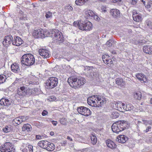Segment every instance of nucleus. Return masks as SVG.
<instances>
[{
    "instance_id": "1",
    "label": "nucleus",
    "mask_w": 152,
    "mask_h": 152,
    "mask_svg": "<svg viewBox=\"0 0 152 152\" xmlns=\"http://www.w3.org/2000/svg\"><path fill=\"white\" fill-rule=\"evenodd\" d=\"M86 79L83 77L73 75L70 76L67 80L69 85L75 89H78L81 87L86 83Z\"/></svg>"
},
{
    "instance_id": "2",
    "label": "nucleus",
    "mask_w": 152,
    "mask_h": 152,
    "mask_svg": "<svg viewBox=\"0 0 152 152\" xmlns=\"http://www.w3.org/2000/svg\"><path fill=\"white\" fill-rule=\"evenodd\" d=\"M73 25L75 27L77 26L82 31H90L93 27L92 23L87 20L75 21L73 23Z\"/></svg>"
},
{
    "instance_id": "3",
    "label": "nucleus",
    "mask_w": 152,
    "mask_h": 152,
    "mask_svg": "<svg viewBox=\"0 0 152 152\" xmlns=\"http://www.w3.org/2000/svg\"><path fill=\"white\" fill-rule=\"evenodd\" d=\"M127 122L124 121H120L114 123L111 129L113 132L118 133L125 129L127 127Z\"/></svg>"
},
{
    "instance_id": "4",
    "label": "nucleus",
    "mask_w": 152,
    "mask_h": 152,
    "mask_svg": "<svg viewBox=\"0 0 152 152\" xmlns=\"http://www.w3.org/2000/svg\"><path fill=\"white\" fill-rule=\"evenodd\" d=\"M35 62L34 56L31 54L27 53L23 55L22 57L21 62L22 64L26 66L33 65Z\"/></svg>"
},
{
    "instance_id": "5",
    "label": "nucleus",
    "mask_w": 152,
    "mask_h": 152,
    "mask_svg": "<svg viewBox=\"0 0 152 152\" xmlns=\"http://www.w3.org/2000/svg\"><path fill=\"white\" fill-rule=\"evenodd\" d=\"M47 33H48V31L44 30L42 29H38L34 30L32 33L33 36L35 38L45 37L47 36Z\"/></svg>"
},
{
    "instance_id": "6",
    "label": "nucleus",
    "mask_w": 152,
    "mask_h": 152,
    "mask_svg": "<svg viewBox=\"0 0 152 152\" xmlns=\"http://www.w3.org/2000/svg\"><path fill=\"white\" fill-rule=\"evenodd\" d=\"M58 83V79L55 77H50L47 81L46 86L48 88L52 89L55 88Z\"/></svg>"
},
{
    "instance_id": "7",
    "label": "nucleus",
    "mask_w": 152,
    "mask_h": 152,
    "mask_svg": "<svg viewBox=\"0 0 152 152\" xmlns=\"http://www.w3.org/2000/svg\"><path fill=\"white\" fill-rule=\"evenodd\" d=\"M0 150L1 152H15L12 144L9 142H6L0 147Z\"/></svg>"
},
{
    "instance_id": "8",
    "label": "nucleus",
    "mask_w": 152,
    "mask_h": 152,
    "mask_svg": "<svg viewBox=\"0 0 152 152\" xmlns=\"http://www.w3.org/2000/svg\"><path fill=\"white\" fill-rule=\"evenodd\" d=\"M77 110L79 113L86 116H89L91 114V111L88 108L83 106L78 107Z\"/></svg>"
},
{
    "instance_id": "9",
    "label": "nucleus",
    "mask_w": 152,
    "mask_h": 152,
    "mask_svg": "<svg viewBox=\"0 0 152 152\" xmlns=\"http://www.w3.org/2000/svg\"><path fill=\"white\" fill-rule=\"evenodd\" d=\"M97 95H94L88 97L87 101L88 104L92 107H97Z\"/></svg>"
},
{
    "instance_id": "10",
    "label": "nucleus",
    "mask_w": 152,
    "mask_h": 152,
    "mask_svg": "<svg viewBox=\"0 0 152 152\" xmlns=\"http://www.w3.org/2000/svg\"><path fill=\"white\" fill-rule=\"evenodd\" d=\"M39 93V89L37 88H30L27 87L26 96H35L38 95Z\"/></svg>"
},
{
    "instance_id": "11",
    "label": "nucleus",
    "mask_w": 152,
    "mask_h": 152,
    "mask_svg": "<svg viewBox=\"0 0 152 152\" xmlns=\"http://www.w3.org/2000/svg\"><path fill=\"white\" fill-rule=\"evenodd\" d=\"M102 59L104 62L107 66L112 67L114 65L111 57L107 54H105L102 56Z\"/></svg>"
},
{
    "instance_id": "12",
    "label": "nucleus",
    "mask_w": 152,
    "mask_h": 152,
    "mask_svg": "<svg viewBox=\"0 0 152 152\" xmlns=\"http://www.w3.org/2000/svg\"><path fill=\"white\" fill-rule=\"evenodd\" d=\"M39 54L44 58H49L51 56L50 52L48 50L40 48L39 50Z\"/></svg>"
},
{
    "instance_id": "13",
    "label": "nucleus",
    "mask_w": 152,
    "mask_h": 152,
    "mask_svg": "<svg viewBox=\"0 0 152 152\" xmlns=\"http://www.w3.org/2000/svg\"><path fill=\"white\" fill-rule=\"evenodd\" d=\"M13 37L11 35L5 36L2 42V44L4 46L7 47L12 43Z\"/></svg>"
},
{
    "instance_id": "14",
    "label": "nucleus",
    "mask_w": 152,
    "mask_h": 152,
    "mask_svg": "<svg viewBox=\"0 0 152 152\" xmlns=\"http://www.w3.org/2000/svg\"><path fill=\"white\" fill-rule=\"evenodd\" d=\"M135 77L142 83H146L148 80L147 77L142 73H137L135 75Z\"/></svg>"
},
{
    "instance_id": "15",
    "label": "nucleus",
    "mask_w": 152,
    "mask_h": 152,
    "mask_svg": "<svg viewBox=\"0 0 152 152\" xmlns=\"http://www.w3.org/2000/svg\"><path fill=\"white\" fill-rule=\"evenodd\" d=\"M27 87L24 86L20 87L17 90V94L20 96H26Z\"/></svg>"
},
{
    "instance_id": "16",
    "label": "nucleus",
    "mask_w": 152,
    "mask_h": 152,
    "mask_svg": "<svg viewBox=\"0 0 152 152\" xmlns=\"http://www.w3.org/2000/svg\"><path fill=\"white\" fill-rule=\"evenodd\" d=\"M26 120V119L24 116H21L14 119L12 121V123L15 126H17L21 122H25Z\"/></svg>"
},
{
    "instance_id": "17",
    "label": "nucleus",
    "mask_w": 152,
    "mask_h": 152,
    "mask_svg": "<svg viewBox=\"0 0 152 152\" xmlns=\"http://www.w3.org/2000/svg\"><path fill=\"white\" fill-rule=\"evenodd\" d=\"M54 36L56 39L59 41H63L64 38L62 33L58 30H56L54 31Z\"/></svg>"
},
{
    "instance_id": "18",
    "label": "nucleus",
    "mask_w": 152,
    "mask_h": 152,
    "mask_svg": "<svg viewBox=\"0 0 152 152\" xmlns=\"http://www.w3.org/2000/svg\"><path fill=\"white\" fill-rule=\"evenodd\" d=\"M97 99L98 102L97 107H101L106 102V99L101 96L97 95Z\"/></svg>"
},
{
    "instance_id": "19",
    "label": "nucleus",
    "mask_w": 152,
    "mask_h": 152,
    "mask_svg": "<svg viewBox=\"0 0 152 152\" xmlns=\"http://www.w3.org/2000/svg\"><path fill=\"white\" fill-rule=\"evenodd\" d=\"M23 42V41L20 37L17 36L14 37L12 44L14 45L19 46L22 44Z\"/></svg>"
},
{
    "instance_id": "20",
    "label": "nucleus",
    "mask_w": 152,
    "mask_h": 152,
    "mask_svg": "<svg viewBox=\"0 0 152 152\" xmlns=\"http://www.w3.org/2000/svg\"><path fill=\"white\" fill-rule=\"evenodd\" d=\"M117 110L119 111L123 112L125 111V104L121 102H118L115 104Z\"/></svg>"
},
{
    "instance_id": "21",
    "label": "nucleus",
    "mask_w": 152,
    "mask_h": 152,
    "mask_svg": "<svg viewBox=\"0 0 152 152\" xmlns=\"http://www.w3.org/2000/svg\"><path fill=\"white\" fill-rule=\"evenodd\" d=\"M106 144L109 148L111 149H114L116 148L117 145L112 140L108 139L106 141Z\"/></svg>"
},
{
    "instance_id": "22",
    "label": "nucleus",
    "mask_w": 152,
    "mask_h": 152,
    "mask_svg": "<svg viewBox=\"0 0 152 152\" xmlns=\"http://www.w3.org/2000/svg\"><path fill=\"white\" fill-rule=\"evenodd\" d=\"M128 137L125 135H120L118 136L116 140L118 142L124 143L128 140Z\"/></svg>"
},
{
    "instance_id": "23",
    "label": "nucleus",
    "mask_w": 152,
    "mask_h": 152,
    "mask_svg": "<svg viewBox=\"0 0 152 152\" xmlns=\"http://www.w3.org/2000/svg\"><path fill=\"white\" fill-rule=\"evenodd\" d=\"M11 68L12 71L15 73L18 72L20 70V67L19 64L15 63L11 65Z\"/></svg>"
},
{
    "instance_id": "24",
    "label": "nucleus",
    "mask_w": 152,
    "mask_h": 152,
    "mask_svg": "<svg viewBox=\"0 0 152 152\" xmlns=\"http://www.w3.org/2000/svg\"><path fill=\"white\" fill-rule=\"evenodd\" d=\"M132 17L134 20L136 22H140L142 20V18L140 15H139L136 12H133Z\"/></svg>"
},
{
    "instance_id": "25",
    "label": "nucleus",
    "mask_w": 152,
    "mask_h": 152,
    "mask_svg": "<svg viewBox=\"0 0 152 152\" xmlns=\"http://www.w3.org/2000/svg\"><path fill=\"white\" fill-rule=\"evenodd\" d=\"M84 12L85 15L87 18H88L90 17H93L94 15V12L91 10L87 9H85L84 10Z\"/></svg>"
},
{
    "instance_id": "26",
    "label": "nucleus",
    "mask_w": 152,
    "mask_h": 152,
    "mask_svg": "<svg viewBox=\"0 0 152 152\" xmlns=\"http://www.w3.org/2000/svg\"><path fill=\"white\" fill-rule=\"evenodd\" d=\"M144 52L149 54H152V46L149 45H145L143 47Z\"/></svg>"
},
{
    "instance_id": "27",
    "label": "nucleus",
    "mask_w": 152,
    "mask_h": 152,
    "mask_svg": "<svg viewBox=\"0 0 152 152\" xmlns=\"http://www.w3.org/2000/svg\"><path fill=\"white\" fill-rule=\"evenodd\" d=\"M49 142L47 141L42 140L39 141L38 143V145L43 148L46 149L47 146L48 145Z\"/></svg>"
},
{
    "instance_id": "28",
    "label": "nucleus",
    "mask_w": 152,
    "mask_h": 152,
    "mask_svg": "<svg viewBox=\"0 0 152 152\" xmlns=\"http://www.w3.org/2000/svg\"><path fill=\"white\" fill-rule=\"evenodd\" d=\"M116 84L118 86L122 87L125 86L126 84L125 81L123 80L122 78H118L115 79Z\"/></svg>"
},
{
    "instance_id": "29",
    "label": "nucleus",
    "mask_w": 152,
    "mask_h": 152,
    "mask_svg": "<svg viewBox=\"0 0 152 152\" xmlns=\"http://www.w3.org/2000/svg\"><path fill=\"white\" fill-rule=\"evenodd\" d=\"M0 104L1 105L8 106L10 104L9 100L8 99L2 98L0 100Z\"/></svg>"
},
{
    "instance_id": "30",
    "label": "nucleus",
    "mask_w": 152,
    "mask_h": 152,
    "mask_svg": "<svg viewBox=\"0 0 152 152\" xmlns=\"http://www.w3.org/2000/svg\"><path fill=\"white\" fill-rule=\"evenodd\" d=\"M31 126L29 124H25L23 125L22 127V130L23 132L26 131L29 132L31 131Z\"/></svg>"
},
{
    "instance_id": "31",
    "label": "nucleus",
    "mask_w": 152,
    "mask_h": 152,
    "mask_svg": "<svg viewBox=\"0 0 152 152\" xmlns=\"http://www.w3.org/2000/svg\"><path fill=\"white\" fill-rule=\"evenodd\" d=\"M110 13L113 17L116 18L120 14V12L118 10L113 9L110 10Z\"/></svg>"
},
{
    "instance_id": "32",
    "label": "nucleus",
    "mask_w": 152,
    "mask_h": 152,
    "mask_svg": "<svg viewBox=\"0 0 152 152\" xmlns=\"http://www.w3.org/2000/svg\"><path fill=\"white\" fill-rule=\"evenodd\" d=\"M133 96L135 99L140 100L142 96L141 93L140 91H136L134 93Z\"/></svg>"
},
{
    "instance_id": "33",
    "label": "nucleus",
    "mask_w": 152,
    "mask_h": 152,
    "mask_svg": "<svg viewBox=\"0 0 152 152\" xmlns=\"http://www.w3.org/2000/svg\"><path fill=\"white\" fill-rule=\"evenodd\" d=\"M55 146L53 143L49 142L48 145L47 146L46 149L49 151H53L55 148Z\"/></svg>"
},
{
    "instance_id": "34",
    "label": "nucleus",
    "mask_w": 152,
    "mask_h": 152,
    "mask_svg": "<svg viewBox=\"0 0 152 152\" xmlns=\"http://www.w3.org/2000/svg\"><path fill=\"white\" fill-rule=\"evenodd\" d=\"M89 0H76L75 4L79 6H82L85 3Z\"/></svg>"
},
{
    "instance_id": "35",
    "label": "nucleus",
    "mask_w": 152,
    "mask_h": 152,
    "mask_svg": "<svg viewBox=\"0 0 152 152\" xmlns=\"http://www.w3.org/2000/svg\"><path fill=\"white\" fill-rule=\"evenodd\" d=\"M90 137L92 143L94 145L96 144L97 141V138L96 136L91 134L90 136Z\"/></svg>"
},
{
    "instance_id": "36",
    "label": "nucleus",
    "mask_w": 152,
    "mask_h": 152,
    "mask_svg": "<svg viewBox=\"0 0 152 152\" xmlns=\"http://www.w3.org/2000/svg\"><path fill=\"white\" fill-rule=\"evenodd\" d=\"M130 43L134 45H137L139 44L142 43V41L140 39H132Z\"/></svg>"
},
{
    "instance_id": "37",
    "label": "nucleus",
    "mask_w": 152,
    "mask_h": 152,
    "mask_svg": "<svg viewBox=\"0 0 152 152\" xmlns=\"http://www.w3.org/2000/svg\"><path fill=\"white\" fill-rule=\"evenodd\" d=\"M133 106L130 104H127L125 106V110L126 111H129L131 110L133 108Z\"/></svg>"
},
{
    "instance_id": "38",
    "label": "nucleus",
    "mask_w": 152,
    "mask_h": 152,
    "mask_svg": "<svg viewBox=\"0 0 152 152\" xmlns=\"http://www.w3.org/2000/svg\"><path fill=\"white\" fill-rule=\"evenodd\" d=\"M119 115V113L117 111H114L111 115V116L113 118H116Z\"/></svg>"
},
{
    "instance_id": "39",
    "label": "nucleus",
    "mask_w": 152,
    "mask_h": 152,
    "mask_svg": "<svg viewBox=\"0 0 152 152\" xmlns=\"http://www.w3.org/2000/svg\"><path fill=\"white\" fill-rule=\"evenodd\" d=\"M6 79V76L5 75H0V84L4 83Z\"/></svg>"
},
{
    "instance_id": "40",
    "label": "nucleus",
    "mask_w": 152,
    "mask_h": 152,
    "mask_svg": "<svg viewBox=\"0 0 152 152\" xmlns=\"http://www.w3.org/2000/svg\"><path fill=\"white\" fill-rule=\"evenodd\" d=\"M27 146L25 145H23L21 148V150L23 152H28Z\"/></svg>"
},
{
    "instance_id": "41",
    "label": "nucleus",
    "mask_w": 152,
    "mask_h": 152,
    "mask_svg": "<svg viewBox=\"0 0 152 152\" xmlns=\"http://www.w3.org/2000/svg\"><path fill=\"white\" fill-rule=\"evenodd\" d=\"M52 13L50 11H48L46 13L45 17L47 18H52Z\"/></svg>"
},
{
    "instance_id": "42",
    "label": "nucleus",
    "mask_w": 152,
    "mask_h": 152,
    "mask_svg": "<svg viewBox=\"0 0 152 152\" xmlns=\"http://www.w3.org/2000/svg\"><path fill=\"white\" fill-rule=\"evenodd\" d=\"M146 24L148 27L152 29V22L150 20H147L146 21Z\"/></svg>"
},
{
    "instance_id": "43",
    "label": "nucleus",
    "mask_w": 152,
    "mask_h": 152,
    "mask_svg": "<svg viewBox=\"0 0 152 152\" xmlns=\"http://www.w3.org/2000/svg\"><path fill=\"white\" fill-rule=\"evenodd\" d=\"M60 122L61 124L65 125L66 124V120L65 118H62L60 119Z\"/></svg>"
},
{
    "instance_id": "44",
    "label": "nucleus",
    "mask_w": 152,
    "mask_h": 152,
    "mask_svg": "<svg viewBox=\"0 0 152 152\" xmlns=\"http://www.w3.org/2000/svg\"><path fill=\"white\" fill-rule=\"evenodd\" d=\"M27 148L29 152H33V147L32 145H29L27 146Z\"/></svg>"
},
{
    "instance_id": "45",
    "label": "nucleus",
    "mask_w": 152,
    "mask_h": 152,
    "mask_svg": "<svg viewBox=\"0 0 152 152\" xmlns=\"http://www.w3.org/2000/svg\"><path fill=\"white\" fill-rule=\"evenodd\" d=\"M112 40H109L107 41L106 43V45L108 46L109 47H110L112 45Z\"/></svg>"
},
{
    "instance_id": "46",
    "label": "nucleus",
    "mask_w": 152,
    "mask_h": 152,
    "mask_svg": "<svg viewBox=\"0 0 152 152\" xmlns=\"http://www.w3.org/2000/svg\"><path fill=\"white\" fill-rule=\"evenodd\" d=\"M3 131L6 133L8 132L9 131V129H8V126H6L3 129Z\"/></svg>"
},
{
    "instance_id": "47",
    "label": "nucleus",
    "mask_w": 152,
    "mask_h": 152,
    "mask_svg": "<svg viewBox=\"0 0 152 152\" xmlns=\"http://www.w3.org/2000/svg\"><path fill=\"white\" fill-rule=\"evenodd\" d=\"M66 8L69 11H72L73 9V7L69 5L66 6Z\"/></svg>"
},
{
    "instance_id": "48",
    "label": "nucleus",
    "mask_w": 152,
    "mask_h": 152,
    "mask_svg": "<svg viewBox=\"0 0 152 152\" xmlns=\"http://www.w3.org/2000/svg\"><path fill=\"white\" fill-rule=\"evenodd\" d=\"M93 17H94V19L96 21H99L100 20V18L96 15H95L94 14Z\"/></svg>"
},
{
    "instance_id": "49",
    "label": "nucleus",
    "mask_w": 152,
    "mask_h": 152,
    "mask_svg": "<svg viewBox=\"0 0 152 152\" xmlns=\"http://www.w3.org/2000/svg\"><path fill=\"white\" fill-rule=\"evenodd\" d=\"M48 114V112L45 110H44L42 113V115L43 116L47 115Z\"/></svg>"
},
{
    "instance_id": "50",
    "label": "nucleus",
    "mask_w": 152,
    "mask_h": 152,
    "mask_svg": "<svg viewBox=\"0 0 152 152\" xmlns=\"http://www.w3.org/2000/svg\"><path fill=\"white\" fill-rule=\"evenodd\" d=\"M50 98L52 99V101H56L57 99L56 97L54 96H51Z\"/></svg>"
},
{
    "instance_id": "51",
    "label": "nucleus",
    "mask_w": 152,
    "mask_h": 152,
    "mask_svg": "<svg viewBox=\"0 0 152 152\" xmlns=\"http://www.w3.org/2000/svg\"><path fill=\"white\" fill-rule=\"evenodd\" d=\"M151 127L150 126H148L145 130L144 131V132H145L146 133L148 132L150 129H151Z\"/></svg>"
},
{
    "instance_id": "52",
    "label": "nucleus",
    "mask_w": 152,
    "mask_h": 152,
    "mask_svg": "<svg viewBox=\"0 0 152 152\" xmlns=\"http://www.w3.org/2000/svg\"><path fill=\"white\" fill-rule=\"evenodd\" d=\"M137 0H132L131 3L133 5L135 4L137 2Z\"/></svg>"
},
{
    "instance_id": "53",
    "label": "nucleus",
    "mask_w": 152,
    "mask_h": 152,
    "mask_svg": "<svg viewBox=\"0 0 152 152\" xmlns=\"http://www.w3.org/2000/svg\"><path fill=\"white\" fill-rule=\"evenodd\" d=\"M51 122L53 124L54 126H56L57 124V122L56 121H52Z\"/></svg>"
},
{
    "instance_id": "54",
    "label": "nucleus",
    "mask_w": 152,
    "mask_h": 152,
    "mask_svg": "<svg viewBox=\"0 0 152 152\" xmlns=\"http://www.w3.org/2000/svg\"><path fill=\"white\" fill-rule=\"evenodd\" d=\"M36 137L37 139L38 140H40L41 139V136L39 135H36Z\"/></svg>"
},
{
    "instance_id": "55",
    "label": "nucleus",
    "mask_w": 152,
    "mask_h": 152,
    "mask_svg": "<svg viewBox=\"0 0 152 152\" xmlns=\"http://www.w3.org/2000/svg\"><path fill=\"white\" fill-rule=\"evenodd\" d=\"M145 7L147 8H149L151 7V5L149 3H148L146 5Z\"/></svg>"
},
{
    "instance_id": "56",
    "label": "nucleus",
    "mask_w": 152,
    "mask_h": 152,
    "mask_svg": "<svg viewBox=\"0 0 152 152\" xmlns=\"http://www.w3.org/2000/svg\"><path fill=\"white\" fill-rule=\"evenodd\" d=\"M67 142L66 140H64L61 142L62 145H66L67 144Z\"/></svg>"
},
{
    "instance_id": "57",
    "label": "nucleus",
    "mask_w": 152,
    "mask_h": 152,
    "mask_svg": "<svg viewBox=\"0 0 152 152\" xmlns=\"http://www.w3.org/2000/svg\"><path fill=\"white\" fill-rule=\"evenodd\" d=\"M142 121L144 123V124L145 125H147L148 124V122L147 120H142Z\"/></svg>"
},
{
    "instance_id": "58",
    "label": "nucleus",
    "mask_w": 152,
    "mask_h": 152,
    "mask_svg": "<svg viewBox=\"0 0 152 152\" xmlns=\"http://www.w3.org/2000/svg\"><path fill=\"white\" fill-rule=\"evenodd\" d=\"M67 139L70 141H72V139L69 136H67Z\"/></svg>"
},
{
    "instance_id": "59",
    "label": "nucleus",
    "mask_w": 152,
    "mask_h": 152,
    "mask_svg": "<svg viewBox=\"0 0 152 152\" xmlns=\"http://www.w3.org/2000/svg\"><path fill=\"white\" fill-rule=\"evenodd\" d=\"M148 124L152 125V121L150 120L148 121Z\"/></svg>"
},
{
    "instance_id": "60",
    "label": "nucleus",
    "mask_w": 152,
    "mask_h": 152,
    "mask_svg": "<svg viewBox=\"0 0 152 152\" xmlns=\"http://www.w3.org/2000/svg\"><path fill=\"white\" fill-rule=\"evenodd\" d=\"M121 0H112V1L113 2L115 3L118 2V1H121Z\"/></svg>"
},
{
    "instance_id": "61",
    "label": "nucleus",
    "mask_w": 152,
    "mask_h": 152,
    "mask_svg": "<svg viewBox=\"0 0 152 152\" xmlns=\"http://www.w3.org/2000/svg\"><path fill=\"white\" fill-rule=\"evenodd\" d=\"M50 134L51 136H53L54 134V132H50Z\"/></svg>"
},
{
    "instance_id": "62",
    "label": "nucleus",
    "mask_w": 152,
    "mask_h": 152,
    "mask_svg": "<svg viewBox=\"0 0 152 152\" xmlns=\"http://www.w3.org/2000/svg\"><path fill=\"white\" fill-rule=\"evenodd\" d=\"M150 102L151 104H152V98L151 99Z\"/></svg>"
},
{
    "instance_id": "63",
    "label": "nucleus",
    "mask_w": 152,
    "mask_h": 152,
    "mask_svg": "<svg viewBox=\"0 0 152 152\" xmlns=\"http://www.w3.org/2000/svg\"><path fill=\"white\" fill-rule=\"evenodd\" d=\"M24 18H23V17L20 18V20H23V19H24Z\"/></svg>"
},
{
    "instance_id": "64",
    "label": "nucleus",
    "mask_w": 152,
    "mask_h": 152,
    "mask_svg": "<svg viewBox=\"0 0 152 152\" xmlns=\"http://www.w3.org/2000/svg\"><path fill=\"white\" fill-rule=\"evenodd\" d=\"M142 2H143V4H145V1H143V0H140Z\"/></svg>"
}]
</instances>
